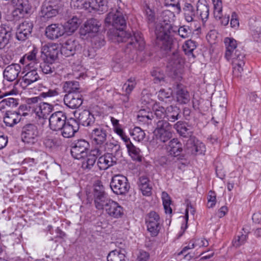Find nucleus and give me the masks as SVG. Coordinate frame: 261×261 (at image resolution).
<instances>
[{
    "mask_svg": "<svg viewBox=\"0 0 261 261\" xmlns=\"http://www.w3.org/2000/svg\"><path fill=\"white\" fill-rule=\"evenodd\" d=\"M173 128L180 136L184 138H190L193 137L192 128L185 121H177L174 124Z\"/></svg>",
    "mask_w": 261,
    "mask_h": 261,
    "instance_id": "5701e85b",
    "label": "nucleus"
},
{
    "mask_svg": "<svg viewBox=\"0 0 261 261\" xmlns=\"http://www.w3.org/2000/svg\"><path fill=\"white\" fill-rule=\"evenodd\" d=\"M33 28L32 22L24 21L21 23L17 28L16 32V38L19 41H25L31 36Z\"/></svg>",
    "mask_w": 261,
    "mask_h": 261,
    "instance_id": "ddd939ff",
    "label": "nucleus"
},
{
    "mask_svg": "<svg viewBox=\"0 0 261 261\" xmlns=\"http://www.w3.org/2000/svg\"><path fill=\"white\" fill-rule=\"evenodd\" d=\"M247 238L248 236L247 234H241L237 236L232 242V246L236 248L239 247L245 243Z\"/></svg>",
    "mask_w": 261,
    "mask_h": 261,
    "instance_id": "13d9d810",
    "label": "nucleus"
},
{
    "mask_svg": "<svg viewBox=\"0 0 261 261\" xmlns=\"http://www.w3.org/2000/svg\"><path fill=\"white\" fill-rule=\"evenodd\" d=\"M245 54L241 49H236L234 50H231L230 55L228 57H227L226 53L225 54V57L227 61L232 60V63H236L244 60L245 58Z\"/></svg>",
    "mask_w": 261,
    "mask_h": 261,
    "instance_id": "c9c22d12",
    "label": "nucleus"
},
{
    "mask_svg": "<svg viewBox=\"0 0 261 261\" xmlns=\"http://www.w3.org/2000/svg\"><path fill=\"white\" fill-rule=\"evenodd\" d=\"M21 119L19 113L16 111H8L4 117V122L5 124L10 127H12L18 123Z\"/></svg>",
    "mask_w": 261,
    "mask_h": 261,
    "instance_id": "c85d7f7f",
    "label": "nucleus"
},
{
    "mask_svg": "<svg viewBox=\"0 0 261 261\" xmlns=\"http://www.w3.org/2000/svg\"><path fill=\"white\" fill-rule=\"evenodd\" d=\"M29 12L24 11L23 9L18 8H15L12 11L11 17L12 20L17 21L24 17L25 15Z\"/></svg>",
    "mask_w": 261,
    "mask_h": 261,
    "instance_id": "864d4df0",
    "label": "nucleus"
},
{
    "mask_svg": "<svg viewBox=\"0 0 261 261\" xmlns=\"http://www.w3.org/2000/svg\"><path fill=\"white\" fill-rule=\"evenodd\" d=\"M43 62L40 64V68L44 74H50L55 72V68L53 65L54 62L46 61L43 59Z\"/></svg>",
    "mask_w": 261,
    "mask_h": 261,
    "instance_id": "a18cd8bd",
    "label": "nucleus"
},
{
    "mask_svg": "<svg viewBox=\"0 0 261 261\" xmlns=\"http://www.w3.org/2000/svg\"><path fill=\"white\" fill-rule=\"evenodd\" d=\"M91 45L95 49H99L106 43L103 36L101 35H93L92 36Z\"/></svg>",
    "mask_w": 261,
    "mask_h": 261,
    "instance_id": "09e8293b",
    "label": "nucleus"
},
{
    "mask_svg": "<svg viewBox=\"0 0 261 261\" xmlns=\"http://www.w3.org/2000/svg\"><path fill=\"white\" fill-rule=\"evenodd\" d=\"M63 88L67 94L80 93L81 92L79 83L76 81H67L65 82Z\"/></svg>",
    "mask_w": 261,
    "mask_h": 261,
    "instance_id": "473e14b6",
    "label": "nucleus"
},
{
    "mask_svg": "<svg viewBox=\"0 0 261 261\" xmlns=\"http://www.w3.org/2000/svg\"><path fill=\"white\" fill-rule=\"evenodd\" d=\"M90 149L89 142L85 140L81 139L75 141L71 149V155L75 159H84L87 156Z\"/></svg>",
    "mask_w": 261,
    "mask_h": 261,
    "instance_id": "39448f33",
    "label": "nucleus"
},
{
    "mask_svg": "<svg viewBox=\"0 0 261 261\" xmlns=\"http://www.w3.org/2000/svg\"><path fill=\"white\" fill-rule=\"evenodd\" d=\"M138 185L143 195L148 196L151 194L152 187L150 185V181L147 176H140Z\"/></svg>",
    "mask_w": 261,
    "mask_h": 261,
    "instance_id": "c756f323",
    "label": "nucleus"
},
{
    "mask_svg": "<svg viewBox=\"0 0 261 261\" xmlns=\"http://www.w3.org/2000/svg\"><path fill=\"white\" fill-rule=\"evenodd\" d=\"M102 209H105L109 216L113 218H120L124 215L123 208L111 199L106 200V203L102 205Z\"/></svg>",
    "mask_w": 261,
    "mask_h": 261,
    "instance_id": "6e6552de",
    "label": "nucleus"
},
{
    "mask_svg": "<svg viewBox=\"0 0 261 261\" xmlns=\"http://www.w3.org/2000/svg\"><path fill=\"white\" fill-rule=\"evenodd\" d=\"M185 19L187 22H192L195 17L196 11L193 6L190 3H186L183 8Z\"/></svg>",
    "mask_w": 261,
    "mask_h": 261,
    "instance_id": "f704fd0d",
    "label": "nucleus"
},
{
    "mask_svg": "<svg viewBox=\"0 0 261 261\" xmlns=\"http://www.w3.org/2000/svg\"><path fill=\"white\" fill-rule=\"evenodd\" d=\"M154 115L159 118H166V108L158 105L154 106Z\"/></svg>",
    "mask_w": 261,
    "mask_h": 261,
    "instance_id": "e2e57ef3",
    "label": "nucleus"
},
{
    "mask_svg": "<svg viewBox=\"0 0 261 261\" xmlns=\"http://www.w3.org/2000/svg\"><path fill=\"white\" fill-rule=\"evenodd\" d=\"M180 118V109L179 107L171 105L166 108V119L167 121L174 122Z\"/></svg>",
    "mask_w": 261,
    "mask_h": 261,
    "instance_id": "cd10ccee",
    "label": "nucleus"
},
{
    "mask_svg": "<svg viewBox=\"0 0 261 261\" xmlns=\"http://www.w3.org/2000/svg\"><path fill=\"white\" fill-rule=\"evenodd\" d=\"M101 23L96 19L91 18L87 20L83 28L80 30V37L83 39L92 37L94 33L98 32Z\"/></svg>",
    "mask_w": 261,
    "mask_h": 261,
    "instance_id": "0eeeda50",
    "label": "nucleus"
},
{
    "mask_svg": "<svg viewBox=\"0 0 261 261\" xmlns=\"http://www.w3.org/2000/svg\"><path fill=\"white\" fill-rule=\"evenodd\" d=\"M18 99L14 98H7L0 100V109H5L6 107L14 108L18 105Z\"/></svg>",
    "mask_w": 261,
    "mask_h": 261,
    "instance_id": "8fccbe9b",
    "label": "nucleus"
},
{
    "mask_svg": "<svg viewBox=\"0 0 261 261\" xmlns=\"http://www.w3.org/2000/svg\"><path fill=\"white\" fill-rule=\"evenodd\" d=\"M105 21L107 25H112L116 29L111 32L112 39L118 42H127L126 49L133 48L141 51L144 48L145 42L140 32H135L132 36L130 33L124 31L126 22L121 10L112 9L107 14Z\"/></svg>",
    "mask_w": 261,
    "mask_h": 261,
    "instance_id": "f257e3e1",
    "label": "nucleus"
},
{
    "mask_svg": "<svg viewBox=\"0 0 261 261\" xmlns=\"http://www.w3.org/2000/svg\"><path fill=\"white\" fill-rule=\"evenodd\" d=\"M130 135L135 140L138 142L142 141L145 137V133L139 127H135L130 130Z\"/></svg>",
    "mask_w": 261,
    "mask_h": 261,
    "instance_id": "de8ad7c7",
    "label": "nucleus"
},
{
    "mask_svg": "<svg viewBox=\"0 0 261 261\" xmlns=\"http://www.w3.org/2000/svg\"><path fill=\"white\" fill-rule=\"evenodd\" d=\"M129 154L132 158L135 161H141V156L140 154V150L136 147L132 142L126 145Z\"/></svg>",
    "mask_w": 261,
    "mask_h": 261,
    "instance_id": "4c0bfd02",
    "label": "nucleus"
},
{
    "mask_svg": "<svg viewBox=\"0 0 261 261\" xmlns=\"http://www.w3.org/2000/svg\"><path fill=\"white\" fill-rule=\"evenodd\" d=\"M11 3L14 7L23 9L24 11L29 12L31 9L29 0H12Z\"/></svg>",
    "mask_w": 261,
    "mask_h": 261,
    "instance_id": "c03bdc74",
    "label": "nucleus"
},
{
    "mask_svg": "<svg viewBox=\"0 0 261 261\" xmlns=\"http://www.w3.org/2000/svg\"><path fill=\"white\" fill-rule=\"evenodd\" d=\"M80 24V20L76 16H73L63 25L64 28V33H66L68 35L72 34L77 30Z\"/></svg>",
    "mask_w": 261,
    "mask_h": 261,
    "instance_id": "7c9ffc66",
    "label": "nucleus"
},
{
    "mask_svg": "<svg viewBox=\"0 0 261 261\" xmlns=\"http://www.w3.org/2000/svg\"><path fill=\"white\" fill-rule=\"evenodd\" d=\"M21 140L25 144H34L38 140L39 130L36 124L28 123L22 127Z\"/></svg>",
    "mask_w": 261,
    "mask_h": 261,
    "instance_id": "20e7f679",
    "label": "nucleus"
},
{
    "mask_svg": "<svg viewBox=\"0 0 261 261\" xmlns=\"http://www.w3.org/2000/svg\"><path fill=\"white\" fill-rule=\"evenodd\" d=\"M60 91L59 88L47 89L44 87V90L40 94V97L47 98L57 96L60 94Z\"/></svg>",
    "mask_w": 261,
    "mask_h": 261,
    "instance_id": "3c124183",
    "label": "nucleus"
},
{
    "mask_svg": "<svg viewBox=\"0 0 261 261\" xmlns=\"http://www.w3.org/2000/svg\"><path fill=\"white\" fill-rule=\"evenodd\" d=\"M86 157H87L86 159L82 162V168L85 170L89 171L93 167H96L95 162L96 160L95 158H92L88 155Z\"/></svg>",
    "mask_w": 261,
    "mask_h": 261,
    "instance_id": "603ef678",
    "label": "nucleus"
},
{
    "mask_svg": "<svg viewBox=\"0 0 261 261\" xmlns=\"http://www.w3.org/2000/svg\"><path fill=\"white\" fill-rule=\"evenodd\" d=\"M214 7V16L215 18H220L222 12V4L221 0H213Z\"/></svg>",
    "mask_w": 261,
    "mask_h": 261,
    "instance_id": "052dcab7",
    "label": "nucleus"
},
{
    "mask_svg": "<svg viewBox=\"0 0 261 261\" xmlns=\"http://www.w3.org/2000/svg\"><path fill=\"white\" fill-rule=\"evenodd\" d=\"M167 150L171 156L177 157L178 160H181L184 157L181 155L183 150L182 145L176 138H174L169 141Z\"/></svg>",
    "mask_w": 261,
    "mask_h": 261,
    "instance_id": "aec40b11",
    "label": "nucleus"
},
{
    "mask_svg": "<svg viewBox=\"0 0 261 261\" xmlns=\"http://www.w3.org/2000/svg\"><path fill=\"white\" fill-rule=\"evenodd\" d=\"M12 37V28L7 24L0 26V49L4 48Z\"/></svg>",
    "mask_w": 261,
    "mask_h": 261,
    "instance_id": "4be33fe9",
    "label": "nucleus"
},
{
    "mask_svg": "<svg viewBox=\"0 0 261 261\" xmlns=\"http://www.w3.org/2000/svg\"><path fill=\"white\" fill-rule=\"evenodd\" d=\"M151 75L154 77L153 81L155 84L163 85L166 83L165 75L164 72L160 68H155L151 71Z\"/></svg>",
    "mask_w": 261,
    "mask_h": 261,
    "instance_id": "e433bc0d",
    "label": "nucleus"
},
{
    "mask_svg": "<svg viewBox=\"0 0 261 261\" xmlns=\"http://www.w3.org/2000/svg\"><path fill=\"white\" fill-rule=\"evenodd\" d=\"M39 79V76L36 70L33 69L28 72L23 77V82L27 85L36 82Z\"/></svg>",
    "mask_w": 261,
    "mask_h": 261,
    "instance_id": "58836bf2",
    "label": "nucleus"
},
{
    "mask_svg": "<svg viewBox=\"0 0 261 261\" xmlns=\"http://www.w3.org/2000/svg\"><path fill=\"white\" fill-rule=\"evenodd\" d=\"M154 134L158 140L160 142L165 143L170 140L172 137V133L171 129L159 132L158 130L154 131Z\"/></svg>",
    "mask_w": 261,
    "mask_h": 261,
    "instance_id": "79ce46f5",
    "label": "nucleus"
},
{
    "mask_svg": "<svg viewBox=\"0 0 261 261\" xmlns=\"http://www.w3.org/2000/svg\"><path fill=\"white\" fill-rule=\"evenodd\" d=\"M183 48L186 54L193 56V51L196 48V42L191 40H187L183 45Z\"/></svg>",
    "mask_w": 261,
    "mask_h": 261,
    "instance_id": "5fc2aeb1",
    "label": "nucleus"
},
{
    "mask_svg": "<svg viewBox=\"0 0 261 261\" xmlns=\"http://www.w3.org/2000/svg\"><path fill=\"white\" fill-rule=\"evenodd\" d=\"M79 129V124L75 121H73L72 123L66 122L61 130V134L63 137L69 138L73 137Z\"/></svg>",
    "mask_w": 261,
    "mask_h": 261,
    "instance_id": "bb28decb",
    "label": "nucleus"
},
{
    "mask_svg": "<svg viewBox=\"0 0 261 261\" xmlns=\"http://www.w3.org/2000/svg\"><path fill=\"white\" fill-rule=\"evenodd\" d=\"M153 117V114L151 112H146L145 110H141L138 115V119L139 121L147 122L149 120H151Z\"/></svg>",
    "mask_w": 261,
    "mask_h": 261,
    "instance_id": "6e6d98bb",
    "label": "nucleus"
},
{
    "mask_svg": "<svg viewBox=\"0 0 261 261\" xmlns=\"http://www.w3.org/2000/svg\"><path fill=\"white\" fill-rule=\"evenodd\" d=\"M67 116L62 111H57L53 113L48 118L49 127L52 130L59 131L63 128L66 122Z\"/></svg>",
    "mask_w": 261,
    "mask_h": 261,
    "instance_id": "9b49d317",
    "label": "nucleus"
},
{
    "mask_svg": "<svg viewBox=\"0 0 261 261\" xmlns=\"http://www.w3.org/2000/svg\"><path fill=\"white\" fill-rule=\"evenodd\" d=\"M184 150L188 155L201 154L205 151V148L202 142L193 136L187 140Z\"/></svg>",
    "mask_w": 261,
    "mask_h": 261,
    "instance_id": "1a4fd4ad",
    "label": "nucleus"
},
{
    "mask_svg": "<svg viewBox=\"0 0 261 261\" xmlns=\"http://www.w3.org/2000/svg\"><path fill=\"white\" fill-rule=\"evenodd\" d=\"M92 143L95 146L106 147L108 145V133L103 127L99 126L94 128L91 134Z\"/></svg>",
    "mask_w": 261,
    "mask_h": 261,
    "instance_id": "9d476101",
    "label": "nucleus"
},
{
    "mask_svg": "<svg viewBox=\"0 0 261 261\" xmlns=\"http://www.w3.org/2000/svg\"><path fill=\"white\" fill-rule=\"evenodd\" d=\"M110 186L113 192L117 195L125 194L130 188L127 178L120 174L115 175L112 177Z\"/></svg>",
    "mask_w": 261,
    "mask_h": 261,
    "instance_id": "7ed1b4c3",
    "label": "nucleus"
},
{
    "mask_svg": "<svg viewBox=\"0 0 261 261\" xmlns=\"http://www.w3.org/2000/svg\"><path fill=\"white\" fill-rule=\"evenodd\" d=\"M147 230L152 237L156 236L160 229V218L154 211H151L145 217Z\"/></svg>",
    "mask_w": 261,
    "mask_h": 261,
    "instance_id": "423d86ee",
    "label": "nucleus"
},
{
    "mask_svg": "<svg viewBox=\"0 0 261 261\" xmlns=\"http://www.w3.org/2000/svg\"><path fill=\"white\" fill-rule=\"evenodd\" d=\"M61 48V54L66 57L74 55L81 48L79 42L74 39H68Z\"/></svg>",
    "mask_w": 261,
    "mask_h": 261,
    "instance_id": "2eb2a0df",
    "label": "nucleus"
},
{
    "mask_svg": "<svg viewBox=\"0 0 261 261\" xmlns=\"http://www.w3.org/2000/svg\"><path fill=\"white\" fill-rule=\"evenodd\" d=\"M197 13L199 15L202 21L206 20L209 16L208 6L199 2L197 4Z\"/></svg>",
    "mask_w": 261,
    "mask_h": 261,
    "instance_id": "ea45409f",
    "label": "nucleus"
},
{
    "mask_svg": "<svg viewBox=\"0 0 261 261\" xmlns=\"http://www.w3.org/2000/svg\"><path fill=\"white\" fill-rule=\"evenodd\" d=\"M172 129V125L169 123L167 120H159L156 122V126L154 131L159 132Z\"/></svg>",
    "mask_w": 261,
    "mask_h": 261,
    "instance_id": "4d7b16f0",
    "label": "nucleus"
},
{
    "mask_svg": "<svg viewBox=\"0 0 261 261\" xmlns=\"http://www.w3.org/2000/svg\"><path fill=\"white\" fill-rule=\"evenodd\" d=\"M233 64L236 65V66L233 67V74L237 76H241V73L243 71V67L245 65L244 60Z\"/></svg>",
    "mask_w": 261,
    "mask_h": 261,
    "instance_id": "69168bd1",
    "label": "nucleus"
},
{
    "mask_svg": "<svg viewBox=\"0 0 261 261\" xmlns=\"http://www.w3.org/2000/svg\"><path fill=\"white\" fill-rule=\"evenodd\" d=\"M42 58L46 61L53 62L57 59L59 53H61V48L58 44L51 43L43 46L41 49Z\"/></svg>",
    "mask_w": 261,
    "mask_h": 261,
    "instance_id": "f8f14e48",
    "label": "nucleus"
},
{
    "mask_svg": "<svg viewBox=\"0 0 261 261\" xmlns=\"http://www.w3.org/2000/svg\"><path fill=\"white\" fill-rule=\"evenodd\" d=\"M224 43L226 46V55L228 57L230 55L231 50H234L237 49V41L233 38H226L224 39Z\"/></svg>",
    "mask_w": 261,
    "mask_h": 261,
    "instance_id": "49530a36",
    "label": "nucleus"
},
{
    "mask_svg": "<svg viewBox=\"0 0 261 261\" xmlns=\"http://www.w3.org/2000/svg\"><path fill=\"white\" fill-rule=\"evenodd\" d=\"M124 250L115 249L109 252L107 255V261H126Z\"/></svg>",
    "mask_w": 261,
    "mask_h": 261,
    "instance_id": "72a5a7b5",
    "label": "nucleus"
},
{
    "mask_svg": "<svg viewBox=\"0 0 261 261\" xmlns=\"http://www.w3.org/2000/svg\"><path fill=\"white\" fill-rule=\"evenodd\" d=\"M46 4H48L50 7L54 10L59 12V10L62 7V3L61 0H46L44 2Z\"/></svg>",
    "mask_w": 261,
    "mask_h": 261,
    "instance_id": "338daca9",
    "label": "nucleus"
},
{
    "mask_svg": "<svg viewBox=\"0 0 261 261\" xmlns=\"http://www.w3.org/2000/svg\"><path fill=\"white\" fill-rule=\"evenodd\" d=\"M79 123L83 126H92L95 121L94 115L88 110H84L79 114L77 117Z\"/></svg>",
    "mask_w": 261,
    "mask_h": 261,
    "instance_id": "393cba45",
    "label": "nucleus"
},
{
    "mask_svg": "<svg viewBox=\"0 0 261 261\" xmlns=\"http://www.w3.org/2000/svg\"><path fill=\"white\" fill-rule=\"evenodd\" d=\"M176 32H178V35L182 38H188L191 34L190 29L185 25L177 29L176 28H173L171 23L165 21L161 23L156 28V38L161 42V48L163 50H171L174 44L172 34Z\"/></svg>",
    "mask_w": 261,
    "mask_h": 261,
    "instance_id": "f03ea898",
    "label": "nucleus"
},
{
    "mask_svg": "<svg viewBox=\"0 0 261 261\" xmlns=\"http://www.w3.org/2000/svg\"><path fill=\"white\" fill-rule=\"evenodd\" d=\"M106 150V147H101L97 146H95V148L89 152V154L88 155L95 158L96 160L98 156H100L102 155V153L103 151Z\"/></svg>",
    "mask_w": 261,
    "mask_h": 261,
    "instance_id": "0e129e2a",
    "label": "nucleus"
},
{
    "mask_svg": "<svg viewBox=\"0 0 261 261\" xmlns=\"http://www.w3.org/2000/svg\"><path fill=\"white\" fill-rule=\"evenodd\" d=\"M180 1V0H165V6L174 8L175 12L179 14L181 11Z\"/></svg>",
    "mask_w": 261,
    "mask_h": 261,
    "instance_id": "680f3d73",
    "label": "nucleus"
},
{
    "mask_svg": "<svg viewBox=\"0 0 261 261\" xmlns=\"http://www.w3.org/2000/svg\"><path fill=\"white\" fill-rule=\"evenodd\" d=\"M85 7L103 13L107 11L108 8L106 2L103 0H88L85 2Z\"/></svg>",
    "mask_w": 261,
    "mask_h": 261,
    "instance_id": "a878e982",
    "label": "nucleus"
},
{
    "mask_svg": "<svg viewBox=\"0 0 261 261\" xmlns=\"http://www.w3.org/2000/svg\"><path fill=\"white\" fill-rule=\"evenodd\" d=\"M64 34V28L61 24H51L47 26L45 29L46 37L52 40L58 39Z\"/></svg>",
    "mask_w": 261,
    "mask_h": 261,
    "instance_id": "f3484780",
    "label": "nucleus"
},
{
    "mask_svg": "<svg viewBox=\"0 0 261 261\" xmlns=\"http://www.w3.org/2000/svg\"><path fill=\"white\" fill-rule=\"evenodd\" d=\"M175 97L177 102L181 105L188 103L191 99L187 88L181 85H177L176 87Z\"/></svg>",
    "mask_w": 261,
    "mask_h": 261,
    "instance_id": "b1692460",
    "label": "nucleus"
},
{
    "mask_svg": "<svg viewBox=\"0 0 261 261\" xmlns=\"http://www.w3.org/2000/svg\"><path fill=\"white\" fill-rule=\"evenodd\" d=\"M159 100L165 101L166 102H170L173 100L172 96V91L170 89L165 90L161 89L157 93Z\"/></svg>",
    "mask_w": 261,
    "mask_h": 261,
    "instance_id": "37998d69",
    "label": "nucleus"
},
{
    "mask_svg": "<svg viewBox=\"0 0 261 261\" xmlns=\"http://www.w3.org/2000/svg\"><path fill=\"white\" fill-rule=\"evenodd\" d=\"M117 159L112 153H107L99 157L97 166L100 170H106L116 164Z\"/></svg>",
    "mask_w": 261,
    "mask_h": 261,
    "instance_id": "6ab92c4d",
    "label": "nucleus"
},
{
    "mask_svg": "<svg viewBox=\"0 0 261 261\" xmlns=\"http://www.w3.org/2000/svg\"><path fill=\"white\" fill-rule=\"evenodd\" d=\"M166 51L168 52L170 51V50ZM171 51H172V54L168 56L167 67L170 68L171 69L176 70L181 67L184 61L177 50L174 48V45L171 50Z\"/></svg>",
    "mask_w": 261,
    "mask_h": 261,
    "instance_id": "dca6fc26",
    "label": "nucleus"
},
{
    "mask_svg": "<svg viewBox=\"0 0 261 261\" xmlns=\"http://www.w3.org/2000/svg\"><path fill=\"white\" fill-rule=\"evenodd\" d=\"M59 12L50 7L48 4L43 3L41 7V14L43 17L48 18L56 16Z\"/></svg>",
    "mask_w": 261,
    "mask_h": 261,
    "instance_id": "a19ab883",
    "label": "nucleus"
},
{
    "mask_svg": "<svg viewBox=\"0 0 261 261\" xmlns=\"http://www.w3.org/2000/svg\"><path fill=\"white\" fill-rule=\"evenodd\" d=\"M93 195L95 207L98 210H102V205L106 203V200H109L110 198L107 197L104 188L100 182L94 185Z\"/></svg>",
    "mask_w": 261,
    "mask_h": 261,
    "instance_id": "4468645a",
    "label": "nucleus"
},
{
    "mask_svg": "<svg viewBox=\"0 0 261 261\" xmlns=\"http://www.w3.org/2000/svg\"><path fill=\"white\" fill-rule=\"evenodd\" d=\"M21 71V67L18 64H12L7 66L3 71L5 79L9 82L15 81Z\"/></svg>",
    "mask_w": 261,
    "mask_h": 261,
    "instance_id": "412c9836",
    "label": "nucleus"
},
{
    "mask_svg": "<svg viewBox=\"0 0 261 261\" xmlns=\"http://www.w3.org/2000/svg\"><path fill=\"white\" fill-rule=\"evenodd\" d=\"M39 107V111L36 114L40 118L43 119H47L48 115L54 109V106L47 102L40 103Z\"/></svg>",
    "mask_w": 261,
    "mask_h": 261,
    "instance_id": "2f4dec72",
    "label": "nucleus"
},
{
    "mask_svg": "<svg viewBox=\"0 0 261 261\" xmlns=\"http://www.w3.org/2000/svg\"><path fill=\"white\" fill-rule=\"evenodd\" d=\"M136 84L135 79L130 78L128 80L127 82L123 85L122 90H124L125 94L129 95L134 89Z\"/></svg>",
    "mask_w": 261,
    "mask_h": 261,
    "instance_id": "bf43d9fd",
    "label": "nucleus"
},
{
    "mask_svg": "<svg viewBox=\"0 0 261 261\" xmlns=\"http://www.w3.org/2000/svg\"><path fill=\"white\" fill-rule=\"evenodd\" d=\"M38 49L36 47H33V49L31 51L24 56V59H27L28 61L36 62V55L38 53Z\"/></svg>",
    "mask_w": 261,
    "mask_h": 261,
    "instance_id": "774afa93",
    "label": "nucleus"
},
{
    "mask_svg": "<svg viewBox=\"0 0 261 261\" xmlns=\"http://www.w3.org/2000/svg\"><path fill=\"white\" fill-rule=\"evenodd\" d=\"M64 103L69 108H79L83 102V96L81 93L66 94L64 97Z\"/></svg>",
    "mask_w": 261,
    "mask_h": 261,
    "instance_id": "a211bd4d",
    "label": "nucleus"
}]
</instances>
